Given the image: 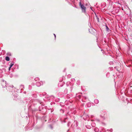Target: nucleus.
Here are the masks:
<instances>
[{
  "instance_id": "3",
  "label": "nucleus",
  "mask_w": 132,
  "mask_h": 132,
  "mask_svg": "<svg viewBox=\"0 0 132 132\" xmlns=\"http://www.w3.org/2000/svg\"><path fill=\"white\" fill-rule=\"evenodd\" d=\"M36 85L37 86H40L41 85V84L39 82H37L36 83Z\"/></svg>"
},
{
  "instance_id": "1",
  "label": "nucleus",
  "mask_w": 132,
  "mask_h": 132,
  "mask_svg": "<svg viewBox=\"0 0 132 132\" xmlns=\"http://www.w3.org/2000/svg\"><path fill=\"white\" fill-rule=\"evenodd\" d=\"M79 5L81 9L82 12L84 13H85L86 7L83 5L81 4L80 2H79Z\"/></svg>"
},
{
  "instance_id": "11",
  "label": "nucleus",
  "mask_w": 132,
  "mask_h": 132,
  "mask_svg": "<svg viewBox=\"0 0 132 132\" xmlns=\"http://www.w3.org/2000/svg\"><path fill=\"white\" fill-rule=\"evenodd\" d=\"M54 37H55V38L56 37V36L55 35V34H54Z\"/></svg>"
},
{
  "instance_id": "8",
  "label": "nucleus",
  "mask_w": 132,
  "mask_h": 132,
  "mask_svg": "<svg viewBox=\"0 0 132 132\" xmlns=\"http://www.w3.org/2000/svg\"><path fill=\"white\" fill-rule=\"evenodd\" d=\"M91 106V104L90 103H89L87 104V106L88 107H90Z\"/></svg>"
},
{
  "instance_id": "13",
  "label": "nucleus",
  "mask_w": 132,
  "mask_h": 132,
  "mask_svg": "<svg viewBox=\"0 0 132 132\" xmlns=\"http://www.w3.org/2000/svg\"><path fill=\"white\" fill-rule=\"evenodd\" d=\"M36 79H39V78H35V80H36Z\"/></svg>"
},
{
  "instance_id": "5",
  "label": "nucleus",
  "mask_w": 132,
  "mask_h": 132,
  "mask_svg": "<svg viewBox=\"0 0 132 132\" xmlns=\"http://www.w3.org/2000/svg\"><path fill=\"white\" fill-rule=\"evenodd\" d=\"M5 60L7 61H9L10 60V59L9 57L8 56H6L5 57Z\"/></svg>"
},
{
  "instance_id": "7",
  "label": "nucleus",
  "mask_w": 132,
  "mask_h": 132,
  "mask_svg": "<svg viewBox=\"0 0 132 132\" xmlns=\"http://www.w3.org/2000/svg\"><path fill=\"white\" fill-rule=\"evenodd\" d=\"M106 30L107 31H108L109 30V28L107 26H106Z\"/></svg>"
},
{
  "instance_id": "6",
  "label": "nucleus",
  "mask_w": 132,
  "mask_h": 132,
  "mask_svg": "<svg viewBox=\"0 0 132 132\" xmlns=\"http://www.w3.org/2000/svg\"><path fill=\"white\" fill-rule=\"evenodd\" d=\"M7 55L8 56H10L11 55V54L10 53H7Z\"/></svg>"
},
{
  "instance_id": "10",
  "label": "nucleus",
  "mask_w": 132,
  "mask_h": 132,
  "mask_svg": "<svg viewBox=\"0 0 132 132\" xmlns=\"http://www.w3.org/2000/svg\"><path fill=\"white\" fill-rule=\"evenodd\" d=\"M70 124V122H69L68 123V126H69V125Z\"/></svg>"
},
{
  "instance_id": "12",
  "label": "nucleus",
  "mask_w": 132,
  "mask_h": 132,
  "mask_svg": "<svg viewBox=\"0 0 132 132\" xmlns=\"http://www.w3.org/2000/svg\"><path fill=\"white\" fill-rule=\"evenodd\" d=\"M11 67H10L9 68V70H10L11 69Z\"/></svg>"
},
{
  "instance_id": "2",
  "label": "nucleus",
  "mask_w": 132,
  "mask_h": 132,
  "mask_svg": "<svg viewBox=\"0 0 132 132\" xmlns=\"http://www.w3.org/2000/svg\"><path fill=\"white\" fill-rule=\"evenodd\" d=\"M94 102L95 103L97 104L99 102V101L97 99H96L94 100Z\"/></svg>"
},
{
  "instance_id": "9",
  "label": "nucleus",
  "mask_w": 132,
  "mask_h": 132,
  "mask_svg": "<svg viewBox=\"0 0 132 132\" xmlns=\"http://www.w3.org/2000/svg\"><path fill=\"white\" fill-rule=\"evenodd\" d=\"M14 64L13 63H11V64L10 65V67H11Z\"/></svg>"
},
{
  "instance_id": "4",
  "label": "nucleus",
  "mask_w": 132,
  "mask_h": 132,
  "mask_svg": "<svg viewBox=\"0 0 132 132\" xmlns=\"http://www.w3.org/2000/svg\"><path fill=\"white\" fill-rule=\"evenodd\" d=\"M95 131L96 132H98L99 131L98 129L97 128H95L94 129Z\"/></svg>"
}]
</instances>
